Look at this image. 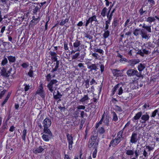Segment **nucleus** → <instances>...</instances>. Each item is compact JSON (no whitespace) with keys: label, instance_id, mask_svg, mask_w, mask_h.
<instances>
[{"label":"nucleus","instance_id":"obj_24","mask_svg":"<svg viewBox=\"0 0 159 159\" xmlns=\"http://www.w3.org/2000/svg\"><path fill=\"white\" fill-rule=\"evenodd\" d=\"M155 20V19L154 17L149 16L147 19L146 21L149 23H151V22L154 21Z\"/></svg>","mask_w":159,"mask_h":159},{"label":"nucleus","instance_id":"obj_54","mask_svg":"<svg viewBox=\"0 0 159 159\" xmlns=\"http://www.w3.org/2000/svg\"><path fill=\"white\" fill-rule=\"evenodd\" d=\"M1 1L3 4H7L9 2V0H1Z\"/></svg>","mask_w":159,"mask_h":159},{"label":"nucleus","instance_id":"obj_32","mask_svg":"<svg viewBox=\"0 0 159 159\" xmlns=\"http://www.w3.org/2000/svg\"><path fill=\"white\" fill-rule=\"evenodd\" d=\"M7 62L8 61L7 58L5 57H4L3 59L1 62V65L2 66H4L6 65Z\"/></svg>","mask_w":159,"mask_h":159},{"label":"nucleus","instance_id":"obj_21","mask_svg":"<svg viewBox=\"0 0 159 159\" xmlns=\"http://www.w3.org/2000/svg\"><path fill=\"white\" fill-rule=\"evenodd\" d=\"M107 8L106 7H104L102 10L101 14L103 17H105L106 16V14L107 12Z\"/></svg>","mask_w":159,"mask_h":159},{"label":"nucleus","instance_id":"obj_6","mask_svg":"<svg viewBox=\"0 0 159 159\" xmlns=\"http://www.w3.org/2000/svg\"><path fill=\"white\" fill-rule=\"evenodd\" d=\"M36 94L39 95L42 98H44L45 97V93L43 89L42 83H40L39 88L38 89Z\"/></svg>","mask_w":159,"mask_h":159},{"label":"nucleus","instance_id":"obj_43","mask_svg":"<svg viewBox=\"0 0 159 159\" xmlns=\"http://www.w3.org/2000/svg\"><path fill=\"white\" fill-rule=\"evenodd\" d=\"M25 16H21L20 17H19L17 19V21H19L20 23H21V22L25 18Z\"/></svg>","mask_w":159,"mask_h":159},{"label":"nucleus","instance_id":"obj_19","mask_svg":"<svg viewBox=\"0 0 159 159\" xmlns=\"http://www.w3.org/2000/svg\"><path fill=\"white\" fill-rule=\"evenodd\" d=\"M66 137L68 143H73V138L71 135L67 134Z\"/></svg>","mask_w":159,"mask_h":159},{"label":"nucleus","instance_id":"obj_16","mask_svg":"<svg viewBox=\"0 0 159 159\" xmlns=\"http://www.w3.org/2000/svg\"><path fill=\"white\" fill-rule=\"evenodd\" d=\"M142 116V112H139L137 113L132 119V120L135 122L136 120H138Z\"/></svg>","mask_w":159,"mask_h":159},{"label":"nucleus","instance_id":"obj_13","mask_svg":"<svg viewBox=\"0 0 159 159\" xmlns=\"http://www.w3.org/2000/svg\"><path fill=\"white\" fill-rule=\"evenodd\" d=\"M44 150V149L42 146H39V148H35L33 149V152L36 154L42 152Z\"/></svg>","mask_w":159,"mask_h":159},{"label":"nucleus","instance_id":"obj_37","mask_svg":"<svg viewBox=\"0 0 159 159\" xmlns=\"http://www.w3.org/2000/svg\"><path fill=\"white\" fill-rule=\"evenodd\" d=\"M59 64V61H57V62H56V65L55 66V67L52 70V71L54 72L57 70L58 68Z\"/></svg>","mask_w":159,"mask_h":159},{"label":"nucleus","instance_id":"obj_48","mask_svg":"<svg viewBox=\"0 0 159 159\" xmlns=\"http://www.w3.org/2000/svg\"><path fill=\"white\" fill-rule=\"evenodd\" d=\"M29 64L28 63H24L21 65V66L24 68H26L29 66Z\"/></svg>","mask_w":159,"mask_h":159},{"label":"nucleus","instance_id":"obj_3","mask_svg":"<svg viewBox=\"0 0 159 159\" xmlns=\"http://www.w3.org/2000/svg\"><path fill=\"white\" fill-rule=\"evenodd\" d=\"M59 82L56 80H51L50 83L48 84L47 87L51 92L52 93L57 88V86Z\"/></svg>","mask_w":159,"mask_h":159},{"label":"nucleus","instance_id":"obj_35","mask_svg":"<svg viewBox=\"0 0 159 159\" xmlns=\"http://www.w3.org/2000/svg\"><path fill=\"white\" fill-rule=\"evenodd\" d=\"M89 99V98L87 95H85L80 100V101L82 102H85Z\"/></svg>","mask_w":159,"mask_h":159},{"label":"nucleus","instance_id":"obj_58","mask_svg":"<svg viewBox=\"0 0 159 159\" xmlns=\"http://www.w3.org/2000/svg\"><path fill=\"white\" fill-rule=\"evenodd\" d=\"M12 70V68H10L7 71V74H8V76L10 75L11 74H13L11 73V71Z\"/></svg>","mask_w":159,"mask_h":159},{"label":"nucleus","instance_id":"obj_8","mask_svg":"<svg viewBox=\"0 0 159 159\" xmlns=\"http://www.w3.org/2000/svg\"><path fill=\"white\" fill-rule=\"evenodd\" d=\"M138 140L137 138V134L136 133L133 132L132 133L131 139L130 140V142L132 143H134L137 142Z\"/></svg>","mask_w":159,"mask_h":159},{"label":"nucleus","instance_id":"obj_18","mask_svg":"<svg viewBox=\"0 0 159 159\" xmlns=\"http://www.w3.org/2000/svg\"><path fill=\"white\" fill-rule=\"evenodd\" d=\"M142 28L145 29L148 32H151V26L146 25L145 23L143 25Z\"/></svg>","mask_w":159,"mask_h":159},{"label":"nucleus","instance_id":"obj_38","mask_svg":"<svg viewBox=\"0 0 159 159\" xmlns=\"http://www.w3.org/2000/svg\"><path fill=\"white\" fill-rule=\"evenodd\" d=\"M112 72L114 75H116L117 76H118L120 75L119 73L120 72V71L119 70L116 69L114 70Z\"/></svg>","mask_w":159,"mask_h":159},{"label":"nucleus","instance_id":"obj_34","mask_svg":"<svg viewBox=\"0 0 159 159\" xmlns=\"http://www.w3.org/2000/svg\"><path fill=\"white\" fill-rule=\"evenodd\" d=\"M126 154L128 155L131 156L134 154V152L132 150H126Z\"/></svg>","mask_w":159,"mask_h":159},{"label":"nucleus","instance_id":"obj_31","mask_svg":"<svg viewBox=\"0 0 159 159\" xmlns=\"http://www.w3.org/2000/svg\"><path fill=\"white\" fill-rule=\"evenodd\" d=\"M109 117L107 116H106V117H104V118L103 121V123L105 125H108L109 123Z\"/></svg>","mask_w":159,"mask_h":159},{"label":"nucleus","instance_id":"obj_51","mask_svg":"<svg viewBox=\"0 0 159 159\" xmlns=\"http://www.w3.org/2000/svg\"><path fill=\"white\" fill-rule=\"evenodd\" d=\"M95 52H99L100 53L103 54V51L101 49H96L95 50Z\"/></svg>","mask_w":159,"mask_h":159},{"label":"nucleus","instance_id":"obj_23","mask_svg":"<svg viewBox=\"0 0 159 159\" xmlns=\"http://www.w3.org/2000/svg\"><path fill=\"white\" fill-rule=\"evenodd\" d=\"M7 58L10 62H14L16 60V58L15 57L11 56H9L7 57Z\"/></svg>","mask_w":159,"mask_h":159},{"label":"nucleus","instance_id":"obj_46","mask_svg":"<svg viewBox=\"0 0 159 159\" xmlns=\"http://www.w3.org/2000/svg\"><path fill=\"white\" fill-rule=\"evenodd\" d=\"M85 87L86 88H88L89 87V80H85Z\"/></svg>","mask_w":159,"mask_h":159},{"label":"nucleus","instance_id":"obj_15","mask_svg":"<svg viewBox=\"0 0 159 159\" xmlns=\"http://www.w3.org/2000/svg\"><path fill=\"white\" fill-rule=\"evenodd\" d=\"M120 142H118L117 140L115 138V139H112L109 145V147H114L117 145Z\"/></svg>","mask_w":159,"mask_h":159},{"label":"nucleus","instance_id":"obj_26","mask_svg":"<svg viewBox=\"0 0 159 159\" xmlns=\"http://www.w3.org/2000/svg\"><path fill=\"white\" fill-rule=\"evenodd\" d=\"M19 104L21 108H22L26 103L25 101L24 100L21 99L19 102Z\"/></svg>","mask_w":159,"mask_h":159},{"label":"nucleus","instance_id":"obj_57","mask_svg":"<svg viewBox=\"0 0 159 159\" xmlns=\"http://www.w3.org/2000/svg\"><path fill=\"white\" fill-rule=\"evenodd\" d=\"M105 131L104 130V129L102 127H101L99 130V132L100 134H103L104 132Z\"/></svg>","mask_w":159,"mask_h":159},{"label":"nucleus","instance_id":"obj_17","mask_svg":"<svg viewBox=\"0 0 159 159\" xmlns=\"http://www.w3.org/2000/svg\"><path fill=\"white\" fill-rule=\"evenodd\" d=\"M139 52L141 56H143L144 54H148L149 53V50L146 49H143L142 50H141Z\"/></svg>","mask_w":159,"mask_h":159},{"label":"nucleus","instance_id":"obj_4","mask_svg":"<svg viewBox=\"0 0 159 159\" xmlns=\"http://www.w3.org/2000/svg\"><path fill=\"white\" fill-rule=\"evenodd\" d=\"M98 145V140L96 136L92 137L89 140V147L90 148L97 149Z\"/></svg>","mask_w":159,"mask_h":159},{"label":"nucleus","instance_id":"obj_56","mask_svg":"<svg viewBox=\"0 0 159 159\" xmlns=\"http://www.w3.org/2000/svg\"><path fill=\"white\" fill-rule=\"evenodd\" d=\"M85 107L84 106L82 105H79L77 106V108L78 109H84Z\"/></svg>","mask_w":159,"mask_h":159},{"label":"nucleus","instance_id":"obj_11","mask_svg":"<svg viewBox=\"0 0 159 159\" xmlns=\"http://www.w3.org/2000/svg\"><path fill=\"white\" fill-rule=\"evenodd\" d=\"M140 35L143 39H148L150 37L149 35L147 34V32L144 31L143 30H141Z\"/></svg>","mask_w":159,"mask_h":159},{"label":"nucleus","instance_id":"obj_5","mask_svg":"<svg viewBox=\"0 0 159 159\" xmlns=\"http://www.w3.org/2000/svg\"><path fill=\"white\" fill-rule=\"evenodd\" d=\"M124 88V86L121 84H118L115 85L112 89V94L114 95L116 92L119 95H121L123 92V88Z\"/></svg>","mask_w":159,"mask_h":159},{"label":"nucleus","instance_id":"obj_28","mask_svg":"<svg viewBox=\"0 0 159 159\" xmlns=\"http://www.w3.org/2000/svg\"><path fill=\"white\" fill-rule=\"evenodd\" d=\"M27 133V130L25 129H24L22 133V138L23 140L24 141H25V136L26 135V134Z\"/></svg>","mask_w":159,"mask_h":159},{"label":"nucleus","instance_id":"obj_27","mask_svg":"<svg viewBox=\"0 0 159 159\" xmlns=\"http://www.w3.org/2000/svg\"><path fill=\"white\" fill-rule=\"evenodd\" d=\"M141 30L140 29H136L133 32V34L136 36H137L139 34H140Z\"/></svg>","mask_w":159,"mask_h":159},{"label":"nucleus","instance_id":"obj_14","mask_svg":"<svg viewBox=\"0 0 159 159\" xmlns=\"http://www.w3.org/2000/svg\"><path fill=\"white\" fill-rule=\"evenodd\" d=\"M123 133V131H122L121 130L117 134V137L116 138V139L119 142H120L123 138L122 136Z\"/></svg>","mask_w":159,"mask_h":159},{"label":"nucleus","instance_id":"obj_2","mask_svg":"<svg viewBox=\"0 0 159 159\" xmlns=\"http://www.w3.org/2000/svg\"><path fill=\"white\" fill-rule=\"evenodd\" d=\"M32 20L30 21L28 26L29 29H33L34 26L37 25L40 20L41 17L39 16L33 15L32 17Z\"/></svg>","mask_w":159,"mask_h":159},{"label":"nucleus","instance_id":"obj_25","mask_svg":"<svg viewBox=\"0 0 159 159\" xmlns=\"http://www.w3.org/2000/svg\"><path fill=\"white\" fill-rule=\"evenodd\" d=\"M145 68L144 64H139L138 67V69L139 71H142Z\"/></svg>","mask_w":159,"mask_h":159},{"label":"nucleus","instance_id":"obj_33","mask_svg":"<svg viewBox=\"0 0 159 159\" xmlns=\"http://www.w3.org/2000/svg\"><path fill=\"white\" fill-rule=\"evenodd\" d=\"M113 116L112 120L114 121H117L118 120V118L117 115L114 112H112Z\"/></svg>","mask_w":159,"mask_h":159},{"label":"nucleus","instance_id":"obj_49","mask_svg":"<svg viewBox=\"0 0 159 159\" xmlns=\"http://www.w3.org/2000/svg\"><path fill=\"white\" fill-rule=\"evenodd\" d=\"M52 60L53 61H56V62H57V61H57V55L53 56H52Z\"/></svg>","mask_w":159,"mask_h":159},{"label":"nucleus","instance_id":"obj_36","mask_svg":"<svg viewBox=\"0 0 159 159\" xmlns=\"http://www.w3.org/2000/svg\"><path fill=\"white\" fill-rule=\"evenodd\" d=\"M110 34V31L108 30L105 31L104 33L103 34V37L104 38L106 39L107 38Z\"/></svg>","mask_w":159,"mask_h":159},{"label":"nucleus","instance_id":"obj_10","mask_svg":"<svg viewBox=\"0 0 159 159\" xmlns=\"http://www.w3.org/2000/svg\"><path fill=\"white\" fill-rule=\"evenodd\" d=\"M0 74L1 75L5 77H8L5 68L2 67L0 68Z\"/></svg>","mask_w":159,"mask_h":159},{"label":"nucleus","instance_id":"obj_22","mask_svg":"<svg viewBox=\"0 0 159 159\" xmlns=\"http://www.w3.org/2000/svg\"><path fill=\"white\" fill-rule=\"evenodd\" d=\"M149 118V116L148 115L146 114L141 116V119L144 121L148 120Z\"/></svg>","mask_w":159,"mask_h":159},{"label":"nucleus","instance_id":"obj_53","mask_svg":"<svg viewBox=\"0 0 159 159\" xmlns=\"http://www.w3.org/2000/svg\"><path fill=\"white\" fill-rule=\"evenodd\" d=\"M146 148L148 149V151H150L152 150L154 148V147H153L150 146H146Z\"/></svg>","mask_w":159,"mask_h":159},{"label":"nucleus","instance_id":"obj_52","mask_svg":"<svg viewBox=\"0 0 159 159\" xmlns=\"http://www.w3.org/2000/svg\"><path fill=\"white\" fill-rule=\"evenodd\" d=\"M80 55L79 52L75 53L74 55H73L72 57L73 59H75L76 58Z\"/></svg>","mask_w":159,"mask_h":159},{"label":"nucleus","instance_id":"obj_42","mask_svg":"<svg viewBox=\"0 0 159 159\" xmlns=\"http://www.w3.org/2000/svg\"><path fill=\"white\" fill-rule=\"evenodd\" d=\"M92 23V22L90 20V19L89 18L87 20H86V23L84 24V25L86 27H87L88 25L90 23Z\"/></svg>","mask_w":159,"mask_h":159},{"label":"nucleus","instance_id":"obj_47","mask_svg":"<svg viewBox=\"0 0 159 159\" xmlns=\"http://www.w3.org/2000/svg\"><path fill=\"white\" fill-rule=\"evenodd\" d=\"M95 149V150L93 151V155H92L93 157V158H95L96 157V155H97V149L96 148V149Z\"/></svg>","mask_w":159,"mask_h":159},{"label":"nucleus","instance_id":"obj_41","mask_svg":"<svg viewBox=\"0 0 159 159\" xmlns=\"http://www.w3.org/2000/svg\"><path fill=\"white\" fill-rule=\"evenodd\" d=\"M24 90L25 91H28L30 88V85L29 84H24Z\"/></svg>","mask_w":159,"mask_h":159},{"label":"nucleus","instance_id":"obj_9","mask_svg":"<svg viewBox=\"0 0 159 159\" xmlns=\"http://www.w3.org/2000/svg\"><path fill=\"white\" fill-rule=\"evenodd\" d=\"M126 74L129 76H133L134 75L137 76L138 72L137 71L134 69H130L127 71Z\"/></svg>","mask_w":159,"mask_h":159},{"label":"nucleus","instance_id":"obj_63","mask_svg":"<svg viewBox=\"0 0 159 159\" xmlns=\"http://www.w3.org/2000/svg\"><path fill=\"white\" fill-rule=\"evenodd\" d=\"M85 37L89 39H91L92 38V37L89 34H86Z\"/></svg>","mask_w":159,"mask_h":159},{"label":"nucleus","instance_id":"obj_59","mask_svg":"<svg viewBox=\"0 0 159 159\" xmlns=\"http://www.w3.org/2000/svg\"><path fill=\"white\" fill-rule=\"evenodd\" d=\"M108 20L105 21V25H109L110 24V22L112 19H107Z\"/></svg>","mask_w":159,"mask_h":159},{"label":"nucleus","instance_id":"obj_55","mask_svg":"<svg viewBox=\"0 0 159 159\" xmlns=\"http://www.w3.org/2000/svg\"><path fill=\"white\" fill-rule=\"evenodd\" d=\"M54 98L55 99H59L61 98V96L59 95V94L57 95H54V93L53 94Z\"/></svg>","mask_w":159,"mask_h":159},{"label":"nucleus","instance_id":"obj_50","mask_svg":"<svg viewBox=\"0 0 159 159\" xmlns=\"http://www.w3.org/2000/svg\"><path fill=\"white\" fill-rule=\"evenodd\" d=\"M80 45V42L79 41H76L74 43L73 45L75 47H78Z\"/></svg>","mask_w":159,"mask_h":159},{"label":"nucleus","instance_id":"obj_39","mask_svg":"<svg viewBox=\"0 0 159 159\" xmlns=\"http://www.w3.org/2000/svg\"><path fill=\"white\" fill-rule=\"evenodd\" d=\"M91 21L92 22L93 21H97V19L96 18V15H93V16L89 17Z\"/></svg>","mask_w":159,"mask_h":159},{"label":"nucleus","instance_id":"obj_61","mask_svg":"<svg viewBox=\"0 0 159 159\" xmlns=\"http://www.w3.org/2000/svg\"><path fill=\"white\" fill-rule=\"evenodd\" d=\"M133 50H134V49L133 48H129L128 51V54L130 55H132V51Z\"/></svg>","mask_w":159,"mask_h":159},{"label":"nucleus","instance_id":"obj_12","mask_svg":"<svg viewBox=\"0 0 159 159\" xmlns=\"http://www.w3.org/2000/svg\"><path fill=\"white\" fill-rule=\"evenodd\" d=\"M52 136V135L44 134L42 136V138L43 140L46 142H48L49 140Z\"/></svg>","mask_w":159,"mask_h":159},{"label":"nucleus","instance_id":"obj_45","mask_svg":"<svg viewBox=\"0 0 159 159\" xmlns=\"http://www.w3.org/2000/svg\"><path fill=\"white\" fill-rule=\"evenodd\" d=\"M159 109L158 108V109L155 110L152 113L151 117H154L157 115L158 112V110Z\"/></svg>","mask_w":159,"mask_h":159},{"label":"nucleus","instance_id":"obj_7","mask_svg":"<svg viewBox=\"0 0 159 159\" xmlns=\"http://www.w3.org/2000/svg\"><path fill=\"white\" fill-rule=\"evenodd\" d=\"M51 121L48 118H46L43 122V127H49L51 125Z\"/></svg>","mask_w":159,"mask_h":159},{"label":"nucleus","instance_id":"obj_44","mask_svg":"<svg viewBox=\"0 0 159 159\" xmlns=\"http://www.w3.org/2000/svg\"><path fill=\"white\" fill-rule=\"evenodd\" d=\"M148 1L151 7L154 5L155 4V2L154 0H148Z\"/></svg>","mask_w":159,"mask_h":159},{"label":"nucleus","instance_id":"obj_29","mask_svg":"<svg viewBox=\"0 0 159 159\" xmlns=\"http://www.w3.org/2000/svg\"><path fill=\"white\" fill-rule=\"evenodd\" d=\"M119 21V20L116 18L114 19L112 22V25L114 27H116Z\"/></svg>","mask_w":159,"mask_h":159},{"label":"nucleus","instance_id":"obj_30","mask_svg":"<svg viewBox=\"0 0 159 159\" xmlns=\"http://www.w3.org/2000/svg\"><path fill=\"white\" fill-rule=\"evenodd\" d=\"M28 75L30 77H32L33 76V70L32 66H31V69L28 73Z\"/></svg>","mask_w":159,"mask_h":159},{"label":"nucleus","instance_id":"obj_1","mask_svg":"<svg viewBox=\"0 0 159 159\" xmlns=\"http://www.w3.org/2000/svg\"><path fill=\"white\" fill-rule=\"evenodd\" d=\"M34 5H31L29 8V12L33 15H36L38 12L40 11L41 7L40 6L39 3H34Z\"/></svg>","mask_w":159,"mask_h":159},{"label":"nucleus","instance_id":"obj_40","mask_svg":"<svg viewBox=\"0 0 159 159\" xmlns=\"http://www.w3.org/2000/svg\"><path fill=\"white\" fill-rule=\"evenodd\" d=\"M143 7H142L139 10V12L140 16L143 15V13H146L147 11L146 10L143 11Z\"/></svg>","mask_w":159,"mask_h":159},{"label":"nucleus","instance_id":"obj_20","mask_svg":"<svg viewBox=\"0 0 159 159\" xmlns=\"http://www.w3.org/2000/svg\"><path fill=\"white\" fill-rule=\"evenodd\" d=\"M43 132L44 134L52 135V133L50 130L48 128L49 127H43Z\"/></svg>","mask_w":159,"mask_h":159},{"label":"nucleus","instance_id":"obj_60","mask_svg":"<svg viewBox=\"0 0 159 159\" xmlns=\"http://www.w3.org/2000/svg\"><path fill=\"white\" fill-rule=\"evenodd\" d=\"M6 90H4L2 91L0 94V99L2 97V96L6 92Z\"/></svg>","mask_w":159,"mask_h":159},{"label":"nucleus","instance_id":"obj_62","mask_svg":"<svg viewBox=\"0 0 159 159\" xmlns=\"http://www.w3.org/2000/svg\"><path fill=\"white\" fill-rule=\"evenodd\" d=\"M140 152L139 150H136L135 152V156L136 158H137L138 156L139 155V154L140 153Z\"/></svg>","mask_w":159,"mask_h":159},{"label":"nucleus","instance_id":"obj_64","mask_svg":"<svg viewBox=\"0 0 159 159\" xmlns=\"http://www.w3.org/2000/svg\"><path fill=\"white\" fill-rule=\"evenodd\" d=\"M51 75L50 74H48L46 76L47 81H49L51 79Z\"/></svg>","mask_w":159,"mask_h":159}]
</instances>
